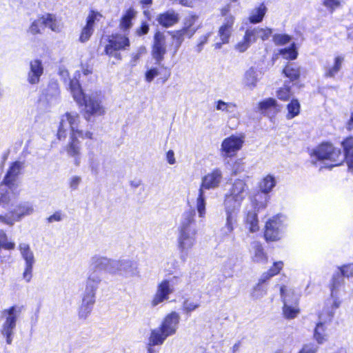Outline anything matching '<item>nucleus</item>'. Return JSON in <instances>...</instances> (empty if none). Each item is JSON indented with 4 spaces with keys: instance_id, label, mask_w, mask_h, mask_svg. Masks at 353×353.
I'll use <instances>...</instances> for the list:
<instances>
[{
    "instance_id": "a211bd4d",
    "label": "nucleus",
    "mask_w": 353,
    "mask_h": 353,
    "mask_svg": "<svg viewBox=\"0 0 353 353\" xmlns=\"http://www.w3.org/2000/svg\"><path fill=\"white\" fill-rule=\"evenodd\" d=\"M78 138H80L78 135H71L69 143L65 148L68 156L73 159V163L76 166L80 165L82 159L81 145Z\"/></svg>"
},
{
    "instance_id": "6e6552de",
    "label": "nucleus",
    "mask_w": 353,
    "mask_h": 353,
    "mask_svg": "<svg viewBox=\"0 0 353 353\" xmlns=\"http://www.w3.org/2000/svg\"><path fill=\"white\" fill-rule=\"evenodd\" d=\"M11 200L5 207L0 205L7 212L0 214V222L9 226H13L15 223L21 221L24 217L31 216L34 212V208L29 201H19L11 203Z\"/></svg>"
},
{
    "instance_id": "052dcab7",
    "label": "nucleus",
    "mask_w": 353,
    "mask_h": 353,
    "mask_svg": "<svg viewBox=\"0 0 353 353\" xmlns=\"http://www.w3.org/2000/svg\"><path fill=\"white\" fill-rule=\"evenodd\" d=\"M81 181V178L79 176H73L70 179V188L72 190H77Z\"/></svg>"
},
{
    "instance_id": "f257e3e1",
    "label": "nucleus",
    "mask_w": 353,
    "mask_h": 353,
    "mask_svg": "<svg viewBox=\"0 0 353 353\" xmlns=\"http://www.w3.org/2000/svg\"><path fill=\"white\" fill-rule=\"evenodd\" d=\"M248 194V185L243 179H236L224 195L225 224L220 232L223 237L230 236L238 223L242 202Z\"/></svg>"
},
{
    "instance_id": "a18cd8bd",
    "label": "nucleus",
    "mask_w": 353,
    "mask_h": 353,
    "mask_svg": "<svg viewBox=\"0 0 353 353\" xmlns=\"http://www.w3.org/2000/svg\"><path fill=\"white\" fill-rule=\"evenodd\" d=\"M292 37L287 34H274L272 35V41L276 46H284L289 43Z\"/></svg>"
},
{
    "instance_id": "e2e57ef3",
    "label": "nucleus",
    "mask_w": 353,
    "mask_h": 353,
    "mask_svg": "<svg viewBox=\"0 0 353 353\" xmlns=\"http://www.w3.org/2000/svg\"><path fill=\"white\" fill-rule=\"evenodd\" d=\"M318 347L316 345L314 344H308L305 345L299 352V353H316Z\"/></svg>"
},
{
    "instance_id": "864d4df0",
    "label": "nucleus",
    "mask_w": 353,
    "mask_h": 353,
    "mask_svg": "<svg viewBox=\"0 0 353 353\" xmlns=\"http://www.w3.org/2000/svg\"><path fill=\"white\" fill-rule=\"evenodd\" d=\"M321 3L330 12L340 6L339 0H321Z\"/></svg>"
},
{
    "instance_id": "774afa93",
    "label": "nucleus",
    "mask_w": 353,
    "mask_h": 353,
    "mask_svg": "<svg viewBox=\"0 0 353 353\" xmlns=\"http://www.w3.org/2000/svg\"><path fill=\"white\" fill-rule=\"evenodd\" d=\"M81 72L85 76H88L92 72V68L89 65H81Z\"/></svg>"
},
{
    "instance_id": "37998d69",
    "label": "nucleus",
    "mask_w": 353,
    "mask_h": 353,
    "mask_svg": "<svg viewBox=\"0 0 353 353\" xmlns=\"http://www.w3.org/2000/svg\"><path fill=\"white\" fill-rule=\"evenodd\" d=\"M279 54H281L285 59H296L298 55V52L296 49L295 43H292V45L289 48L279 50Z\"/></svg>"
},
{
    "instance_id": "dca6fc26",
    "label": "nucleus",
    "mask_w": 353,
    "mask_h": 353,
    "mask_svg": "<svg viewBox=\"0 0 353 353\" xmlns=\"http://www.w3.org/2000/svg\"><path fill=\"white\" fill-rule=\"evenodd\" d=\"M332 317V312H329L325 316L323 314H320L319 321L316 323L314 332V339L319 344H323L328 341L330 333L327 327Z\"/></svg>"
},
{
    "instance_id": "473e14b6",
    "label": "nucleus",
    "mask_w": 353,
    "mask_h": 353,
    "mask_svg": "<svg viewBox=\"0 0 353 353\" xmlns=\"http://www.w3.org/2000/svg\"><path fill=\"white\" fill-rule=\"evenodd\" d=\"M44 26L48 27L52 31L60 32L63 28L62 23L57 17L51 14L43 15Z\"/></svg>"
},
{
    "instance_id": "412c9836",
    "label": "nucleus",
    "mask_w": 353,
    "mask_h": 353,
    "mask_svg": "<svg viewBox=\"0 0 353 353\" xmlns=\"http://www.w3.org/2000/svg\"><path fill=\"white\" fill-rule=\"evenodd\" d=\"M261 72L256 68L251 67L247 70L243 77L242 83L249 90H253L260 80Z\"/></svg>"
},
{
    "instance_id": "7ed1b4c3",
    "label": "nucleus",
    "mask_w": 353,
    "mask_h": 353,
    "mask_svg": "<svg viewBox=\"0 0 353 353\" xmlns=\"http://www.w3.org/2000/svg\"><path fill=\"white\" fill-rule=\"evenodd\" d=\"M69 86L74 100L79 105H84L86 119L91 116H102L105 114V109L103 105V97L101 91L94 90L85 93L77 80L71 81Z\"/></svg>"
},
{
    "instance_id": "4d7b16f0",
    "label": "nucleus",
    "mask_w": 353,
    "mask_h": 353,
    "mask_svg": "<svg viewBox=\"0 0 353 353\" xmlns=\"http://www.w3.org/2000/svg\"><path fill=\"white\" fill-rule=\"evenodd\" d=\"M291 95H292V94L290 90V88L288 87H284V88H281L280 90H279L277 91V94H276L277 97L279 99L283 100V101L288 100L290 98Z\"/></svg>"
},
{
    "instance_id": "5fc2aeb1",
    "label": "nucleus",
    "mask_w": 353,
    "mask_h": 353,
    "mask_svg": "<svg viewBox=\"0 0 353 353\" xmlns=\"http://www.w3.org/2000/svg\"><path fill=\"white\" fill-rule=\"evenodd\" d=\"M341 274L344 277H353V263L343 265L339 268Z\"/></svg>"
},
{
    "instance_id": "49530a36",
    "label": "nucleus",
    "mask_w": 353,
    "mask_h": 353,
    "mask_svg": "<svg viewBox=\"0 0 353 353\" xmlns=\"http://www.w3.org/2000/svg\"><path fill=\"white\" fill-rule=\"evenodd\" d=\"M93 305L81 301L79 308V316L80 319H85L91 313Z\"/></svg>"
},
{
    "instance_id": "69168bd1",
    "label": "nucleus",
    "mask_w": 353,
    "mask_h": 353,
    "mask_svg": "<svg viewBox=\"0 0 353 353\" xmlns=\"http://www.w3.org/2000/svg\"><path fill=\"white\" fill-rule=\"evenodd\" d=\"M62 214L60 212H56L48 219L49 223L60 221L62 220Z\"/></svg>"
},
{
    "instance_id": "13d9d810",
    "label": "nucleus",
    "mask_w": 353,
    "mask_h": 353,
    "mask_svg": "<svg viewBox=\"0 0 353 353\" xmlns=\"http://www.w3.org/2000/svg\"><path fill=\"white\" fill-rule=\"evenodd\" d=\"M159 74V70L157 68H151L145 72V81L151 82Z\"/></svg>"
},
{
    "instance_id": "8fccbe9b",
    "label": "nucleus",
    "mask_w": 353,
    "mask_h": 353,
    "mask_svg": "<svg viewBox=\"0 0 353 353\" xmlns=\"http://www.w3.org/2000/svg\"><path fill=\"white\" fill-rule=\"evenodd\" d=\"M257 28V37L258 39H261L262 41L268 40L272 35V29L269 28Z\"/></svg>"
},
{
    "instance_id": "1a4fd4ad",
    "label": "nucleus",
    "mask_w": 353,
    "mask_h": 353,
    "mask_svg": "<svg viewBox=\"0 0 353 353\" xmlns=\"http://www.w3.org/2000/svg\"><path fill=\"white\" fill-rule=\"evenodd\" d=\"M23 310V306L14 305L1 311L0 314V332L8 344H11L17 327V322Z\"/></svg>"
},
{
    "instance_id": "bb28decb",
    "label": "nucleus",
    "mask_w": 353,
    "mask_h": 353,
    "mask_svg": "<svg viewBox=\"0 0 353 353\" xmlns=\"http://www.w3.org/2000/svg\"><path fill=\"white\" fill-rule=\"evenodd\" d=\"M216 109L228 115L230 118H236L239 116L237 105L233 102H225L218 100L216 102Z\"/></svg>"
},
{
    "instance_id": "f8f14e48",
    "label": "nucleus",
    "mask_w": 353,
    "mask_h": 353,
    "mask_svg": "<svg viewBox=\"0 0 353 353\" xmlns=\"http://www.w3.org/2000/svg\"><path fill=\"white\" fill-rule=\"evenodd\" d=\"M18 250L23 261L22 278L26 283H30L33 277L34 266L37 261L34 251L30 244L25 242L19 244Z\"/></svg>"
},
{
    "instance_id": "c03bdc74",
    "label": "nucleus",
    "mask_w": 353,
    "mask_h": 353,
    "mask_svg": "<svg viewBox=\"0 0 353 353\" xmlns=\"http://www.w3.org/2000/svg\"><path fill=\"white\" fill-rule=\"evenodd\" d=\"M287 118L290 119L297 116L300 112V103L296 99H293L287 106Z\"/></svg>"
},
{
    "instance_id": "423d86ee",
    "label": "nucleus",
    "mask_w": 353,
    "mask_h": 353,
    "mask_svg": "<svg viewBox=\"0 0 353 353\" xmlns=\"http://www.w3.org/2000/svg\"><path fill=\"white\" fill-rule=\"evenodd\" d=\"M23 168V163L20 161L12 163L3 179L0 182V205L5 207L18 194L17 177Z\"/></svg>"
},
{
    "instance_id": "09e8293b",
    "label": "nucleus",
    "mask_w": 353,
    "mask_h": 353,
    "mask_svg": "<svg viewBox=\"0 0 353 353\" xmlns=\"http://www.w3.org/2000/svg\"><path fill=\"white\" fill-rule=\"evenodd\" d=\"M232 30L221 26L219 30V35L223 43H229Z\"/></svg>"
},
{
    "instance_id": "f704fd0d",
    "label": "nucleus",
    "mask_w": 353,
    "mask_h": 353,
    "mask_svg": "<svg viewBox=\"0 0 353 353\" xmlns=\"http://www.w3.org/2000/svg\"><path fill=\"white\" fill-rule=\"evenodd\" d=\"M168 337L163 330L159 327L152 330L149 338L150 345H161L166 338Z\"/></svg>"
},
{
    "instance_id": "680f3d73",
    "label": "nucleus",
    "mask_w": 353,
    "mask_h": 353,
    "mask_svg": "<svg viewBox=\"0 0 353 353\" xmlns=\"http://www.w3.org/2000/svg\"><path fill=\"white\" fill-rule=\"evenodd\" d=\"M210 35V34H204V35L201 36L199 38V43H198L197 46H196V51L198 52H200L202 50L203 46V45L205 43H207Z\"/></svg>"
},
{
    "instance_id": "2f4dec72",
    "label": "nucleus",
    "mask_w": 353,
    "mask_h": 353,
    "mask_svg": "<svg viewBox=\"0 0 353 353\" xmlns=\"http://www.w3.org/2000/svg\"><path fill=\"white\" fill-rule=\"evenodd\" d=\"M136 15L137 12L134 9L129 8L127 10L120 20V29L125 32L129 30L132 26V20L135 19Z\"/></svg>"
},
{
    "instance_id": "2eb2a0df",
    "label": "nucleus",
    "mask_w": 353,
    "mask_h": 353,
    "mask_svg": "<svg viewBox=\"0 0 353 353\" xmlns=\"http://www.w3.org/2000/svg\"><path fill=\"white\" fill-rule=\"evenodd\" d=\"M245 141L243 134H232L225 138L221 145V153L223 157H232L242 148Z\"/></svg>"
},
{
    "instance_id": "4be33fe9",
    "label": "nucleus",
    "mask_w": 353,
    "mask_h": 353,
    "mask_svg": "<svg viewBox=\"0 0 353 353\" xmlns=\"http://www.w3.org/2000/svg\"><path fill=\"white\" fill-rule=\"evenodd\" d=\"M345 57L343 54H337L334 57L332 63H327L323 67L324 77L326 78H334L341 70Z\"/></svg>"
},
{
    "instance_id": "58836bf2",
    "label": "nucleus",
    "mask_w": 353,
    "mask_h": 353,
    "mask_svg": "<svg viewBox=\"0 0 353 353\" xmlns=\"http://www.w3.org/2000/svg\"><path fill=\"white\" fill-rule=\"evenodd\" d=\"M285 75L290 79L292 81H294L299 79L300 77V68L293 63L288 64L283 70Z\"/></svg>"
},
{
    "instance_id": "c85d7f7f",
    "label": "nucleus",
    "mask_w": 353,
    "mask_h": 353,
    "mask_svg": "<svg viewBox=\"0 0 353 353\" xmlns=\"http://www.w3.org/2000/svg\"><path fill=\"white\" fill-rule=\"evenodd\" d=\"M252 260L254 263L265 264L268 261V256L264 252L261 244L254 242L251 250Z\"/></svg>"
},
{
    "instance_id": "f03ea898",
    "label": "nucleus",
    "mask_w": 353,
    "mask_h": 353,
    "mask_svg": "<svg viewBox=\"0 0 353 353\" xmlns=\"http://www.w3.org/2000/svg\"><path fill=\"white\" fill-rule=\"evenodd\" d=\"M195 215L194 210L184 212L177 228L176 246L181 258L187 257L197 242Z\"/></svg>"
},
{
    "instance_id": "a19ab883",
    "label": "nucleus",
    "mask_w": 353,
    "mask_h": 353,
    "mask_svg": "<svg viewBox=\"0 0 353 353\" xmlns=\"http://www.w3.org/2000/svg\"><path fill=\"white\" fill-rule=\"evenodd\" d=\"M45 28L44 26V20L43 16L39 17L38 19L34 20L31 25L30 26L28 32L35 35L37 34H40L41 32V30Z\"/></svg>"
},
{
    "instance_id": "79ce46f5",
    "label": "nucleus",
    "mask_w": 353,
    "mask_h": 353,
    "mask_svg": "<svg viewBox=\"0 0 353 353\" xmlns=\"http://www.w3.org/2000/svg\"><path fill=\"white\" fill-rule=\"evenodd\" d=\"M170 34L172 35V39L176 42L174 51V54H175L182 44L184 40V37H187V32L183 28H181V30L174 31Z\"/></svg>"
},
{
    "instance_id": "7c9ffc66",
    "label": "nucleus",
    "mask_w": 353,
    "mask_h": 353,
    "mask_svg": "<svg viewBox=\"0 0 353 353\" xmlns=\"http://www.w3.org/2000/svg\"><path fill=\"white\" fill-rule=\"evenodd\" d=\"M276 185V180L272 174L263 176L259 183V188L262 194H268L271 192Z\"/></svg>"
},
{
    "instance_id": "3c124183",
    "label": "nucleus",
    "mask_w": 353,
    "mask_h": 353,
    "mask_svg": "<svg viewBox=\"0 0 353 353\" xmlns=\"http://www.w3.org/2000/svg\"><path fill=\"white\" fill-rule=\"evenodd\" d=\"M199 305L200 304L198 301L188 299L184 301L183 303V307L185 312H190L198 308Z\"/></svg>"
},
{
    "instance_id": "4c0bfd02",
    "label": "nucleus",
    "mask_w": 353,
    "mask_h": 353,
    "mask_svg": "<svg viewBox=\"0 0 353 353\" xmlns=\"http://www.w3.org/2000/svg\"><path fill=\"white\" fill-rule=\"evenodd\" d=\"M268 196L267 194L261 193L256 194L252 199V203L254 209L257 211L266 208L268 203Z\"/></svg>"
},
{
    "instance_id": "ddd939ff",
    "label": "nucleus",
    "mask_w": 353,
    "mask_h": 353,
    "mask_svg": "<svg viewBox=\"0 0 353 353\" xmlns=\"http://www.w3.org/2000/svg\"><path fill=\"white\" fill-rule=\"evenodd\" d=\"M130 40L126 33L112 34L108 37V43L105 46V54L117 57V51L125 50L130 46Z\"/></svg>"
},
{
    "instance_id": "bf43d9fd",
    "label": "nucleus",
    "mask_w": 353,
    "mask_h": 353,
    "mask_svg": "<svg viewBox=\"0 0 353 353\" xmlns=\"http://www.w3.org/2000/svg\"><path fill=\"white\" fill-rule=\"evenodd\" d=\"M235 18L233 15H228L225 17L224 22L221 26L228 28L232 30L234 23Z\"/></svg>"
},
{
    "instance_id": "5701e85b",
    "label": "nucleus",
    "mask_w": 353,
    "mask_h": 353,
    "mask_svg": "<svg viewBox=\"0 0 353 353\" xmlns=\"http://www.w3.org/2000/svg\"><path fill=\"white\" fill-rule=\"evenodd\" d=\"M179 322V315L176 312H172L166 316L160 327L169 336L175 334Z\"/></svg>"
},
{
    "instance_id": "6ab92c4d",
    "label": "nucleus",
    "mask_w": 353,
    "mask_h": 353,
    "mask_svg": "<svg viewBox=\"0 0 353 353\" xmlns=\"http://www.w3.org/2000/svg\"><path fill=\"white\" fill-rule=\"evenodd\" d=\"M103 17L102 14L97 11L92 10L87 17L86 25L83 28L79 37L81 43L88 41L94 31V25L96 21H99Z\"/></svg>"
},
{
    "instance_id": "c756f323",
    "label": "nucleus",
    "mask_w": 353,
    "mask_h": 353,
    "mask_svg": "<svg viewBox=\"0 0 353 353\" xmlns=\"http://www.w3.org/2000/svg\"><path fill=\"white\" fill-rule=\"evenodd\" d=\"M267 11L268 8L265 3H260L258 6L255 7L250 12L248 18L249 21L254 24L261 23L263 21Z\"/></svg>"
},
{
    "instance_id": "9b49d317",
    "label": "nucleus",
    "mask_w": 353,
    "mask_h": 353,
    "mask_svg": "<svg viewBox=\"0 0 353 353\" xmlns=\"http://www.w3.org/2000/svg\"><path fill=\"white\" fill-rule=\"evenodd\" d=\"M288 220L283 214H276L271 217L265 224V238L268 241L280 240L285 231Z\"/></svg>"
},
{
    "instance_id": "aec40b11",
    "label": "nucleus",
    "mask_w": 353,
    "mask_h": 353,
    "mask_svg": "<svg viewBox=\"0 0 353 353\" xmlns=\"http://www.w3.org/2000/svg\"><path fill=\"white\" fill-rule=\"evenodd\" d=\"M166 39L165 35L158 32L154 35V44L152 48V56L158 61H161L166 53Z\"/></svg>"
},
{
    "instance_id": "4468645a",
    "label": "nucleus",
    "mask_w": 353,
    "mask_h": 353,
    "mask_svg": "<svg viewBox=\"0 0 353 353\" xmlns=\"http://www.w3.org/2000/svg\"><path fill=\"white\" fill-rule=\"evenodd\" d=\"M176 281L177 279L173 277L170 279H164L157 285V290L151 301L153 307L169 299L170 295L175 290L174 285L176 284Z\"/></svg>"
},
{
    "instance_id": "0eeeda50",
    "label": "nucleus",
    "mask_w": 353,
    "mask_h": 353,
    "mask_svg": "<svg viewBox=\"0 0 353 353\" xmlns=\"http://www.w3.org/2000/svg\"><path fill=\"white\" fill-rule=\"evenodd\" d=\"M80 115L77 112H67L61 117L57 137L59 139H65L68 132L71 135H78L83 139H92L93 133L90 131H83L79 128Z\"/></svg>"
},
{
    "instance_id": "393cba45",
    "label": "nucleus",
    "mask_w": 353,
    "mask_h": 353,
    "mask_svg": "<svg viewBox=\"0 0 353 353\" xmlns=\"http://www.w3.org/2000/svg\"><path fill=\"white\" fill-rule=\"evenodd\" d=\"M280 294L283 304L298 305L299 294L294 288L283 285L280 287Z\"/></svg>"
},
{
    "instance_id": "cd10ccee",
    "label": "nucleus",
    "mask_w": 353,
    "mask_h": 353,
    "mask_svg": "<svg viewBox=\"0 0 353 353\" xmlns=\"http://www.w3.org/2000/svg\"><path fill=\"white\" fill-rule=\"evenodd\" d=\"M179 20L178 13L174 10H168L160 14L157 17V21L163 27L168 28L174 26Z\"/></svg>"
},
{
    "instance_id": "c9c22d12",
    "label": "nucleus",
    "mask_w": 353,
    "mask_h": 353,
    "mask_svg": "<svg viewBox=\"0 0 353 353\" xmlns=\"http://www.w3.org/2000/svg\"><path fill=\"white\" fill-rule=\"evenodd\" d=\"M246 227L250 232H256L259 230V220L255 211L248 212L245 219Z\"/></svg>"
},
{
    "instance_id": "b1692460",
    "label": "nucleus",
    "mask_w": 353,
    "mask_h": 353,
    "mask_svg": "<svg viewBox=\"0 0 353 353\" xmlns=\"http://www.w3.org/2000/svg\"><path fill=\"white\" fill-rule=\"evenodd\" d=\"M43 73V67L41 60L34 59L30 63V70L28 73V81L30 84H37Z\"/></svg>"
},
{
    "instance_id": "39448f33",
    "label": "nucleus",
    "mask_w": 353,
    "mask_h": 353,
    "mask_svg": "<svg viewBox=\"0 0 353 353\" xmlns=\"http://www.w3.org/2000/svg\"><path fill=\"white\" fill-rule=\"evenodd\" d=\"M222 181L223 172L219 168L213 169L202 177L196 200V209L199 218L203 219L206 215V198L205 196V190L218 188Z\"/></svg>"
},
{
    "instance_id": "f3484780",
    "label": "nucleus",
    "mask_w": 353,
    "mask_h": 353,
    "mask_svg": "<svg viewBox=\"0 0 353 353\" xmlns=\"http://www.w3.org/2000/svg\"><path fill=\"white\" fill-rule=\"evenodd\" d=\"M284 264L283 261L274 262L270 269L263 273L259 280L258 284L255 286L253 291V296L256 298L262 296L265 294V291L262 290V285L270 279L272 277L277 275L283 268Z\"/></svg>"
},
{
    "instance_id": "338daca9",
    "label": "nucleus",
    "mask_w": 353,
    "mask_h": 353,
    "mask_svg": "<svg viewBox=\"0 0 353 353\" xmlns=\"http://www.w3.org/2000/svg\"><path fill=\"white\" fill-rule=\"evenodd\" d=\"M166 160L170 165H174L176 163L174 152L170 150L166 153Z\"/></svg>"
},
{
    "instance_id": "20e7f679",
    "label": "nucleus",
    "mask_w": 353,
    "mask_h": 353,
    "mask_svg": "<svg viewBox=\"0 0 353 353\" xmlns=\"http://www.w3.org/2000/svg\"><path fill=\"white\" fill-rule=\"evenodd\" d=\"M90 265L99 270L101 273L103 271L109 274H121L125 277L139 276L137 263L130 260H114L96 254L91 257Z\"/></svg>"
},
{
    "instance_id": "ea45409f",
    "label": "nucleus",
    "mask_w": 353,
    "mask_h": 353,
    "mask_svg": "<svg viewBox=\"0 0 353 353\" xmlns=\"http://www.w3.org/2000/svg\"><path fill=\"white\" fill-rule=\"evenodd\" d=\"M283 313L286 319H294L299 313L298 305L283 304Z\"/></svg>"
},
{
    "instance_id": "a878e982",
    "label": "nucleus",
    "mask_w": 353,
    "mask_h": 353,
    "mask_svg": "<svg viewBox=\"0 0 353 353\" xmlns=\"http://www.w3.org/2000/svg\"><path fill=\"white\" fill-rule=\"evenodd\" d=\"M198 20L199 16L196 14H190L184 19L182 28L187 32V37L191 38L199 28Z\"/></svg>"
},
{
    "instance_id": "72a5a7b5",
    "label": "nucleus",
    "mask_w": 353,
    "mask_h": 353,
    "mask_svg": "<svg viewBox=\"0 0 353 353\" xmlns=\"http://www.w3.org/2000/svg\"><path fill=\"white\" fill-rule=\"evenodd\" d=\"M258 106L262 113L276 112L280 110V107L277 105L276 101L272 98H268L259 102Z\"/></svg>"
},
{
    "instance_id": "de8ad7c7",
    "label": "nucleus",
    "mask_w": 353,
    "mask_h": 353,
    "mask_svg": "<svg viewBox=\"0 0 353 353\" xmlns=\"http://www.w3.org/2000/svg\"><path fill=\"white\" fill-rule=\"evenodd\" d=\"M250 46L251 43L243 36V37L234 46V50L238 52L243 53L245 52Z\"/></svg>"
},
{
    "instance_id": "603ef678",
    "label": "nucleus",
    "mask_w": 353,
    "mask_h": 353,
    "mask_svg": "<svg viewBox=\"0 0 353 353\" xmlns=\"http://www.w3.org/2000/svg\"><path fill=\"white\" fill-rule=\"evenodd\" d=\"M257 33L258 32L256 27L248 28L245 32L244 37L252 44L255 43L258 39Z\"/></svg>"
},
{
    "instance_id": "0e129e2a",
    "label": "nucleus",
    "mask_w": 353,
    "mask_h": 353,
    "mask_svg": "<svg viewBox=\"0 0 353 353\" xmlns=\"http://www.w3.org/2000/svg\"><path fill=\"white\" fill-rule=\"evenodd\" d=\"M15 248V243L12 241H8V237L0 243V249L3 248L8 250H12Z\"/></svg>"
},
{
    "instance_id": "6e6d98bb",
    "label": "nucleus",
    "mask_w": 353,
    "mask_h": 353,
    "mask_svg": "<svg viewBox=\"0 0 353 353\" xmlns=\"http://www.w3.org/2000/svg\"><path fill=\"white\" fill-rule=\"evenodd\" d=\"M342 145L344 149V154H353V137H347L342 142Z\"/></svg>"
},
{
    "instance_id": "9d476101",
    "label": "nucleus",
    "mask_w": 353,
    "mask_h": 353,
    "mask_svg": "<svg viewBox=\"0 0 353 353\" xmlns=\"http://www.w3.org/2000/svg\"><path fill=\"white\" fill-rule=\"evenodd\" d=\"M102 280V273L99 270L90 265L85 289L81 296L82 302L94 306L96 301V293Z\"/></svg>"
},
{
    "instance_id": "e433bc0d",
    "label": "nucleus",
    "mask_w": 353,
    "mask_h": 353,
    "mask_svg": "<svg viewBox=\"0 0 353 353\" xmlns=\"http://www.w3.org/2000/svg\"><path fill=\"white\" fill-rule=\"evenodd\" d=\"M344 289V279L342 276H334L331 286L332 297H336L340 295L341 290Z\"/></svg>"
}]
</instances>
